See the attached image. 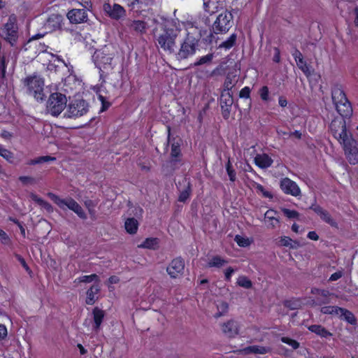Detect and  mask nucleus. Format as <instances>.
Returning <instances> with one entry per match:
<instances>
[{
    "mask_svg": "<svg viewBox=\"0 0 358 358\" xmlns=\"http://www.w3.org/2000/svg\"><path fill=\"white\" fill-rule=\"evenodd\" d=\"M236 34H231L227 40H226L225 41H223L220 45H219V48H225V49H229L231 48V47H233L235 44V42L236 41Z\"/></svg>",
    "mask_w": 358,
    "mask_h": 358,
    "instance_id": "nucleus-44",
    "label": "nucleus"
},
{
    "mask_svg": "<svg viewBox=\"0 0 358 358\" xmlns=\"http://www.w3.org/2000/svg\"><path fill=\"white\" fill-rule=\"evenodd\" d=\"M233 103V94H231L230 91H221L220 104L222 115L224 120L229 119Z\"/></svg>",
    "mask_w": 358,
    "mask_h": 358,
    "instance_id": "nucleus-12",
    "label": "nucleus"
},
{
    "mask_svg": "<svg viewBox=\"0 0 358 358\" xmlns=\"http://www.w3.org/2000/svg\"><path fill=\"white\" fill-rule=\"evenodd\" d=\"M343 275V272L341 271H336L331 275V276L329 278V281L333 282L336 281L338 279H340Z\"/></svg>",
    "mask_w": 358,
    "mask_h": 358,
    "instance_id": "nucleus-61",
    "label": "nucleus"
},
{
    "mask_svg": "<svg viewBox=\"0 0 358 358\" xmlns=\"http://www.w3.org/2000/svg\"><path fill=\"white\" fill-rule=\"evenodd\" d=\"M100 287L98 284L92 285L87 291V297L85 299V303L87 305H93L96 299L95 296L99 292Z\"/></svg>",
    "mask_w": 358,
    "mask_h": 358,
    "instance_id": "nucleus-30",
    "label": "nucleus"
},
{
    "mask_svg": "<svg viewBox=\"0 0 358 358\" xmlns=\"http://www.w3.org/2000/svg\"><path fill=\"white\" fill-rule=\"evenodd\" d=\"M340 314L344 317L345 320L349 324L352 325L356 324L357 319L351 311L343 308V310L341 311Z\"/></svg>",
    "mask_w": 358,
    "mask_h": 358,
    "instance_id": "nucleus-40",
    "label": "nucleus"
},
{
    "mask_svg": "<svg viewBox=\"0 0 358 358\" xmlns=\"http://www.w3.org/2000/svg\"><path fill=\"white\" fill-rule=\"evenodd\" d=\"M200 34L195 36L192 32L187 34L186 38L181 43L180 49L176 53V57L179 60L185 59L193 55L199 47Z\"/></svg>",
    "mask_w": 358,
    "mask_h": 358,
    "instance_id": "nucleus-3",
    "label": "nucleus"
},
{
    "mask_svg": "<svg viewBox=\"0 0 358 358\" xmlns=\"http://www.w3.org/2000/svg\"><path fill=\"white\" fill-rule=\"evenodd\" d=\"M311 210H313L320 217V219L326 222L327 224H329L331 227H337L338 224L336 222V220L331 217L330 213L325 209H324L322 207H321L319 205H313L310 208Z\"/></svg>",
    "mask_w": 358,
    "mask_h": 358,
    "instance_id": "nucleus-17",
    "label": "nucleus"
},
{
    "mask_svg": "<svg viewBox=\"0 0 358 358\" xmlns=\"http://www.w3.org/2000/svg\"><path fill=\"white\" fill-rule=\"evenodd\" d=\"M17 259L19 261V262L21 264L22 266L27 271H31L30 268L29 267L28 264H27L25 259L20 255H15Z\"/></svg>",
    "mask_w": 358,
    "mask_h": 358,
    "instance_id": "nucleus-60",
    "label": "nucleus"
},
{
    "mask_svg": "<svg viewBox=\"0 0 358 358\" xmlns=\"http://www.w3.org/2000/svg\"><path fill=\"white\" fill-rule=\"evenodd\" d=\"M339 143L343 145L345 155L349 163L355 165L358 163V141L355 140L351 133L345 136Z\"/></svg>",
    "mask_w": 358,
    "mask_h": 358,
    "instance_id": "nucleus-7",
    "label": "nucleus"
},
{
    "mask_svg": "<svg viewBox=\"0 0 358 358\" xmlns=\"http://www.w3.org/2000/svg\"><path fill=\"white\" fill-rule=\"evenodd\" d=\"M277 214L278 212L273 209L268 210L264 214V218L268 222V226L271 228H274L280 222L275 217Z\"/></svg>",
    "mask_w": 358,
    "mask_h": 358,
    "instance_id": "nucleus-33",
    "label": "nucleus"
},
{
    "mask_svg": "<svg viewBox=\"0 0 358 358\" xmlns=\"http://www.w3.org/2000/svg\"><path fill=\"white\" fill-rule=\"evenodd\" d=\"M307 237L313 241H317L319 240V236L315 231H310L308 233Z\"/></svg>",
    "mask_w": 358,
    "mask_h": 358,
    "instance_id": "nucleus-63",
    "label": "nucleus"
},
{
    "mask_svg": "<svg viewBox=\"0 0 358 358\" xmlns=\"http://www.w3.org/2000/svg\"><path fill=\"white\" fill-rule=\"evenodd\" d=\"M311 210H313L320 217V219L326 222L327 224H329L331 227H337L338 224L336 222V220L331 217L330 213L325 209H324L322 207H321L319 205H313L310 208Z\"/></svg>",
    "mask_w": 358,
    "mask_h": 358,
    "instance_id": "nucleus-18",
    "label": "nucleus"
},
{
    "mask_svg": "<svg viewBox=\"0 0 358 358\" xmlns=\"http://www.w3.org/2000/svg\"><path fill=\"white\" fill-rule=\"evenodd\" d=\"M234 241L240 247H247L250 245L249 240L248 238L242 237L240 235H236L235 236Z\"/></svg>",
    "mask_w": 358,
    "mask_h": 358,
    "instance_id": "nucleus-52",
    "label": "nucleus"
},
{
    "mask_svg": "<svg viewBox=\"0 0 358 358\" xmlns=\"http://www.w3.org/2000/svg\"><path fill=\"white\" fill-rule=\"evenodd\" d=\"M255 188L257 192H260L264 198L273 199V194L271 192L266 189L262 185L256 183Z\"/></svg>",
    "mask_w": 358,
    "mask_h": 358,
    "instance_id": "nucleus-47",
    "label": "nucleus"
},
{
    "mask_svg": "<svg viewBox=\"0 0 358 358\" xmlns=\"http://www.w3.org/2000/svg\"><path fill=\"white\" fill-rule=\"evenodd\" d=\"M0 156L8 161L9 163H13L14 159V154L9 150L0 145Z\"/></svg>",
    "mask_w": 358,
    "mask_h": 358,
    "instance_id": "nucleus-39",
    "label": "nucleus"
},
{
    "mask_svg": "<svg viewBox=\"0 0 358 358\" xmlns=\"http://www.w3.org/2000/svg\"><path fill=\"white\" fill-rule=\"evenodd\" d=\"M98 99L100 101L101 103V106L99 110V113H103L106 111L112 105V102L109 101L107 98L102 94H98Z\"/></svg>",
    "mask_w": 358,
    "mask_h": 358,
    "instance_id": "nucleus-43",
    "label": "nucleus"
},
{
    "mask_svg": "<svg viewBox=\"0 0 358 358\" xmlns=\"http://www.w3.org/2000/svg\"><path fill=\"white\" fill-rule=\"evenodd\" d=\"M31 199L34 201H35L37 204L41 206V207L44 208L48 211H52V205L44 200L43 199L39 197L36 194H32Z\"/></svg>",
    "mask_w": 358,
    "mask_h": 358,
    "instance_id": "nucleus-37",
    "label": "nucleus"
},
{
    "mask_svg": "<svg viewBox=\"0 0 358 358\" xmlns=\"http://www.w3.org/2000/svg\"><path fill=\"white\" fill-rule=\"evenodd\" d=\"M331 96L336 111L340 116L350 119L352 115V107L345 91H331Z\"/></svg>",
    "mask_w": 358,
    "mask_h": 358,
    "instance_id": "nucleus-4",
    "label": "nucleus"
},
{
    "mask_svg": "<svg viewBox=\"0 0 358 358\" xmlns=\"http://www.w3.org/2000/svg\"><path fill=\"white\" fill-rule=\"evenodd\" d=\"M311 294L322 297L321 299L317 298V301H318L319 304H326L329 302V296L331 295V293L327 289L313 287L311 289Z\"/></svg>",
    "mask_w": 358,
    "mask_h": 358,
    "instance_id": "nucleus-29",
    "label": "nucleus"
},
{
    "mask_svg": "<svg viewBox=\"0 0 358 358\" xmlns=\"http://www.w3.org/2000/svg\"><path fill=\"white\" fill-rule=\"evenodd\" d=\"M30 93L33 94V96L38 101H43L46 98V94L44 93V91H29Z\"/></svg>",
    "mask_w": 358,
    "mask_h": 358,
    "instance_id": "nucleus-53",
    "label": "nucleus"
},
{
    "mask_svg": "<svg viewBox=\"0 0 358 358\" xmlns=\"http://www.w3.org/2000/svg\"><path fill=\"white\" fill-rule=\"evenodd\" d=\"M280 341L283 343L287 344L289 346H291L294 350L298 349L300 346V344L297 341L287 336L281 337Z\"/></svg>",
    "mask_w": 358,
    "mask_h": 358,
    "instance_id": "nucleus-46",
    "label": "nucleus"
},
{
    "mask_svg": "<svg viewBox=\"0 0 358 358\" xmlns=\"http://www.w3.org/2000/svg\"><path fill=\"white\" fill-rule=\"evenodd\" d=\"M235 272V270L231 267H228L224 271V279L227 282H230L232 274Z\"/></svg>",
    "mask_w": 358,
    "mask_h": 358,
    "instance_id": "nucleus-59",
    "label": "nucleus"
},
{
    "mask_svg": "<svg viewBox=\"0 0 358 358\" xmlns=\"http://www.w3.org/2000/svg\"><path fill=\"white\" fill-rule=\"evenodd\" d=\"M271 351L269 347L262 346V345H250L244 348L240 349L236 351L238 355H250V354H258L265 355Z\"/></svg>",
    "mask_w": 358,
    "mask_h": 358,
    "instance_id": "nucleus-22",
    "label": "nucleus"
},
{
    "mask_svg": "<svg viewBox=\"0 0 358 358\" xmlns=\"http://www.w3.org/2000/svg\"><path fill=\"white\" fill-rule=\"evenodd\" d=\"M22 82L29 90H43L45 85L43 78L37 73L27 76Z\"/></svg>",
    "mask_w": 358,
    "mask_h": 358,
    "instance_id": "nucleus-15",
    "label": "nucleus"
},
{
    "mask_svg": "<svg viewBox=\"0 0 358 358\" xmlns=\"http://www.w3.org/2000/svg\"><path fill=\"white\" fill-rule=\"evenodd\" d=\"M62 18L59 15L53 14L50 15L45 23V28L50 31L60 29Z\"/></svg>",
    "mask_w": 358,
    "mask_h": 358,
    "instance_id": "nucleus-25",
    "label": "nucleus"
},
{
    "mask_svg": "<svg viewBox=\"0 0 358 358\" xmlns=\"http://www.w3.org/2000/svg\"><path fill=\"white\" fill-rule=\"evenodd\" d=\"M273 163L272 158L266 153L257 154L255 157V164L259 168L262 169H268Z\"/></svg>",
    "mask_w": 358,
    "mask_h": 358,
    "instance_id": "nucleus-23",
    "label": "nucleus"
},
{
    "mask_svg": "<svg viewBox=\"0 0 358 358\" xmlns=\"http://www.w3.org/2000/svg\"><path fill=\"white\" fill-rule=\"evenodd\" d=\"M180 31L179 23L168 21L162 25L161 33L155 34V39L164 51L173 53L176 48V40Z\"/></svg>",
    "mask_w": 358,
    "mask_h": 358,
    "instance_id": "nucleus-1",
    "label": "nucleus"
},
{
    "mask_svg": "<svg viewBox=\"0 0 358 358\" xmlns=\"http://www.w3.org/2000/svg\"><path fill=\"white\" fill-rule=\"evenodd\" d=\"M185 270V261L180 257H176L170 262L166 271L171 278H177L182 275Z\"/></svg>",
    "mask_w": 358,
    "mask_h": 358,
    "instance_id": "nucleus-13",
    "label": "nucleus"
},
{
    "mask_svg": "<svg viewBox=\"0 0 358 358\" xmlns=\"http://www.w3.org/2000/svg\"><path fill=\"white\" fill-rule=\"evenodd\" d=\"M71 83H73L74 84H78V85H81V83L80 82H77L76 81V77L74 76H68L66 80H65V83L64 85L67 87H69L71 89L73 88V87H71L69 86V85L71 84Z\"/></svg>",
    "mask_w": 358,
    "mask_h": 358,
    "instance_id": "nucleus-57",
    "label": "nucleus"
},
{
    "mask_svg": "<svg viewBox=\"0 0 358 358\" xmlns=\"http://www.w3.org/2000/svg\"><path fill=\"white\" fill-rule=\"evenodd\" d=\"M0 239L3 244L7 245L10 243V238L7 234L1 229H0Z\"/></svg>",
    "mask_w": 358,
    "mask_h": 358,
    "instance_id": "nucleus-58",
    "label": "nucleus"
},
{
    "mask_svg": "<svg viewBox=\"0 0 358 358\" xmlns=\"http://www.w3.org/2000/svg\"><path fill=\"white\" fill-rule=\"evenodd\" d=\"M342 310H343V308L336 306H327L322 307L320 312L325 315H339Z\"/></svg>",
    "mask_w": 358,
    "mask_h": 358,
    "instance_id": "nucleus-36",
    "label": "nucleus"
},
{
    "mask_svg": "<svg viewBox=\"0 0 358 358\" xmlns=\"http://www.w3.org/2000/svg\"><path fill=\"white\" fill-rule=\"evenodd\" d=\"M10 220L17 226V228H19L20 230L22 236L23 238H24L25 237V229L24 227L23 224L16 218H10Z\"/></svg>",
    "mask_w": 358,
    "mask_h": 358,
    "instance_id": "nucleus-55",
    "label": "nucleus"
},
{
    "mask_svg": "<svg viewBox=\"0 0 358 358\" xmlns=\"http://www.w3.org/2000/svg\"><path fill=\"white\" fill-rule=\"evenodd\" d=\"M6 67V57L4 55H0V90L9 89L11 87L5 77Z\"/></svg>",
    "mask_w": 358,
    "mask_h": 358,
    "instance_id": "nucleus-24",
    "label": "nucleus"
},
{
    "mask_svg": "<svg viewBox=\"0 0 358 358\" xmlns=\"http://www.w3.org/2000/svg\"><path fill=\"white\" fill-rule=\"evenodd\" d=\"M125 25L130 31L134 32L137 35H143L146 32L147 23L143 20H131L127 19Z\"/></svg>",
    "mask_w": 358,
    "mask_h": 358,
    "instance_id": "nucleus-21",
    "label": "nucleus"
},
{
    "mask_svg": "<svg viewBox=\"0 0 358 358\" xmlns=\"http://www.w3.org/2000/svg\"><path fill=\"white\" fill-rule=\"evenodd\" d=\"M90 104L83 98H75L67 105L65 115L69 118H78L87 113Z\"/></svg>",
    "mask_w": 358,
    "mask_h": 358,
    "instance_id": "nucleus-8",
    "label": "nucleus"
},
{
    "mask_svg": "<svg viewBox=\"0 0 358 358\" xmlns=\"http://www.w3.org/2000/svg\"><path fill=\"white\" fill-rule=\"evenodd\" d=\"M93 60L96 66L102 72L101 77L103 76L104 71L112 69V61L113 55L110 52L108 47L96 50L93 55Z\"/></svg>",
    "mask_w": 358,
    "mask_h": 358,
    "instance_id": "nucleus-9",
    "label": "nucleus"
},
{
    "mask_svg": "<svg viewBox=\"0 0 358 358\" xmlns=\"http://www.w3.org/2000/svg\"><path fill=\"white\" fill-rule=\"evenodd\" d=\"M345 117H336L330 123L329 129L333 136L338 141L350 132L347 129Z\"/></svg>",
    "mask_w": 358,
    "mask_h": 358,
    "instance_id": "nucleus-11",
    "label": "nucleus"
},
{
    "mask_svg": "<svg viewBox=\"0 0 358 358\" xmlns=\"http://www.w3.org/2000/svg\"><path fill=\"white\" fill-rule=\"evenodd\" d=\"M282 212L283 215L289 219H299V213L295 210H291L289 208H282Z\"/></svg>",
    "mask_w": 358,
    "mask_h": 358,
    "instance_id": "nucleus-45",
    "label": "nucleus"
},
{
    "mask_svg": "<svg viewBox=\"0 0 358 358\" xmlns=\"http://www.w3.org/2000/svg\"><path fill=\"white\" fill-rule=\"evenodd\" d=\"M1 36L12 46L15 45L19 37L17 17L15 15L9 16L8 22L1 29Z\"/></svg>",
    "mask_w": 358,
    "mask_h": 358,
    "instance_id": "nucleus-10",
    "label": "nucleus"
},
{
    "mask_svg": "<svg viewBox=\"0 0 358 358\" xmlns=\"http://www.w3.org/2000/svg\"><path fill=\"white\" fill-rule=\"evenodd\" d=\"M296 65L297 66L305 73H310L309 66L307 65L306 62L303 60V59H301V60L296 59Z\"/></svg>",
    "mask_w": 358,
    "mask_h": 358,
    "instance_id": "nucleus-51",
    "label": "nucleus"
},
{
    "mask_svg": "<svg viewBox=\"0 0 358 358\" xmlns=\"http://www.w3.org/2000/svg\"><path fill=\"white\" fill-rule=\"evenodd\" d=\"M79 282H91L94 280L98 281L99 280V276L94 273L88 275H83L78 278Z\"/></svg>",
    "mask_w": 358,
    "mask_h": 358,
    "instance_id": "nucleus-50",
    "label": "nucleus"
},
{
    "mask_svg": "<svg viewBox=\"0 0 358 358\" xmlns=\"http://www.w3.org/2000/svg\"><path fill=\"white\" fill-rule=\"evenodd\" d=\"M224 85L226 88L225 90H231V88L234 87V85H232V81L229 76H227L224 82Z\"/></svg>",
    "mask_w": 358,
    "mask_h": 358,
    "instance_id": "nucleus-64",
    "label": "nucleus"
},
{
    "mask_svg": "<svg viewBox=\"0 0 358 358\" xmlns=\"http://www.w3.org/2000/svg\"><path fill=\"white\" fill-rule=\"evenodd\" d=\"M227 173L229 176V180L231 182H235L236 180V173L234 169L232 164L230 161V159H228L227 162L225 165Z\"/></svg>",
    "mask_w": 358,
    "mask_h": 358,
    "instance_id": "nucleus-42",
    "label": "nucleus"
},
{
    "mask_svg": "<svg viewBox=\"0 0 358 358\" xmlns=\"http://www.w3.org/2000/svg\"><path fill=\"white\" fill-rule=\"evenodd\" d=\"M19 180L24 185L34 184L35 182L34 178L27 176H20Z\"/></svg>",
    "mask_w": 358,
    "mask_h": 358,
    "instance_id": "nucleus-54",
    "label": "nucleus"
},
{
    "mask_svg": "<svg viewBox=\"0 0 358 358\" xmlns=\"http://www.w3.org/2000/svg\"><path fill=\"white\" fill-rule=\"evenodd\" d=\"M103 10L108 15L114 20H120L126 15L125 9L120 5L114 3L111 6L110 3L103 5Z\"/></svg>",
    "mask_w": 358,
    "mask_h": 358,
    "instance_id": "nucleus-16",
    "label": "nucleus"
},
{
    "mask_svg": "<svg viewBox=\"0 0 358 358\" xmlns=\"http://www.w3.org/2000/svg\"><path fill=\"white\" fill-rule=\"evenodd\" d=\"M159 245V239L158 238H147L140 245L139 248H145L149 250H157Z\"/></svg>",
    "mask_w": 358,
    "mask_h": 358,
    "instance_id": "nucleus-31",
    "label": "nucleus"
},
{
    "mask_svg": "<svg viewBox=\"0 0 358 358\" xmlns=\"http://www.w3.org/2000/svg\"><path fill=\"white\" fill-rule=\"evenodd\" d=\"M240 327L238 323L230 320L224 322L222 325V333L228 338H235L239 334Z\"/></svg>",
    "mask_w": 358,
    "mask_h": 358,
    "instance_id": "nucleus-20",
    "label": "nucleus"
},
{
    "mask_svg": "<svg viewBox=\"0 0 358 358\" xmlns=\"http://www.w3.org/2000/svg\"><path fill=\"white\" fill-rule=\"evenodd\" d=\"M233 23V15L230 12L224 10L221 13L213 24V33L209 36V42L212 41V38L214 37L213 34H222L227 33L232 27Z\"/></svg>",
    "mask_w": 358,
    "mask_h": 358,
    "instance_id": "nucleus-5",
    "label": "nucleus"
},
{
    "mask_svg": "<svg viewBox=\"0 0 358 358\" xmlns=\"http://www.w3.org/2000/svg\"><path fill=\"white\" fill-rule=\"evenodd\" d=\"M67 17L71 23L80 24L87 20V10L83 8H74L69 11Z\"/></svg>",
    "mask_w": 358,
    "mask_h": 358,
    "instance_id": "nucleus-19",
    "label": "nucleus"
},
{
    "mask_svg": "<svg viewBox=\"0 0 358 358\" xmlns=\"http://www.w3.org/2000/svg\"><path fill=\"white\" fill-rule=\"evenodd\" d=\"M307 328L310 332L315 334L321 338H327L332 336L330 331L320 324H312Z\"/></svg>",
    "mask_w": 358,
    "mask_h": 358,
    "instance_id": "nucleus-28",
    "label": "nucleus"
},
{
    "mask_svg": "<svg viewBox=\"0 0 358 358\" xmlns=\"http://www.w3.org/2000/svg\"><path fill=\"white\" fill-rule=\"evenodd\" d=\"M284 306L290 310H296L300 306V301L297 299L285 300Z\"/></svg>",
    "mask_w": 358,
    "mask_h": 358,
    "instance_id": "nucleus-48",
    "label": "nucleus"
},
{
    "mask_svg": "<svg viewBox=\"0 0 358 358\" xmlns=\"http://www.w3.org/2000/svg\"><path fill=\"white\" fill-rule=\"evenodd\" d=\"M47 195L59 208L65 210V207H66L74 212L80 218L83 220L87 219V215L83 208L73 198L69 196L66 199H62L52 192H48Z\"/></svg>",
    "mask_w": 358,
    "mask_h": 358,
    "instance_id": "nucleus-2",
    "label": "nucleus"
},
{
    "mask_svg": "<svg viewBox=\"0 0 358 358\" xmlns=\"http://www.w3.org/2000/svg\"><path fill=\"white\" fill-rule=\"evenodd\" d=\"M56 160H57V159L55 157L49 156V155L40 156L36 158L28 160L26 162V164H27L29 166H34L36 164H41L45 163V162H55Z\"/></svg>",
    "mask_w": 358,
    "mask_h": 358,
    "instance_id": "nucleus-34",
    "label": "nucleus"
},
{
    "mask_svg": "<svg viewBox=\"0 0 358 358\" xmlns=\"http://www.w3.org/2000/svg\"><path fill=\"white\" fill-rule=\"evenodd\" d=\"M213 58V54H208L203 57H201L197 62L194 63V66H200L203 64L211 63Z\"/></svg>",
    "mask_w": 358,
    "mask_h": 358,
    "instance_id": "nucleus-49",
    "label": "nucleus"
},
{
    "mask_svg": "<svg viewBox=\"0 0 358 358\" xmlns=\"http://www.w3.org/2000/svg\"><path fill=\"white\" fill-rule=\"evenodd\" d=\"M192 193V184L188 182L187 187L184 190L180 192L178 196V201L180 202H185L189 197Z\"/></svg>",
    "mask_w": 358,
    "mask_h": 358,
    "instance_id": "nucleus-38",
    "label": "nucleus"
},
{
    "mask_svg": "<svg viewBox=\"0 0 358 358\" xmlns=\"http://www.w3.org/2000/svg\"><path fill=\"white\" fill-rule=\"evenodd\" d=\"M8 331L4 324H0V341L4 339L7 336Z\"/></svg>",
    "mask_w": 358,
    "mask_h": 358,
    "instance_id": "nucleus-62",
    "label": "nucleus"
},
{
    "mask_svg": "<svg viewBox=\"0 0 358 358\" xmlns=\"http://www.w3.org/2000/svg\"><path fill=\"white\" fill-rule=\"evenodd\" d=\"M292 242V239L291 238H289V236H285L281 237L280 239V244L282 246L292 248V246L291 245Z\"/></svg>",
    "mask_w": 358,
    "mask_h": 358,
    "instance_id": "nucleus-56",
    "label": "nucleus"
},
{
    "mask_svg": "<svg viewBox=\"0 0 358 358\" xmlns=\"http://www.w3.org/2000/svg\"><path fill=\"white\" fill-rule=\"evenodd\" d=\"M227 263L224 259L219 255L213 256L212 258L208 262V266L210 268L215 267L220 268Z\"/></svg>",
    "mask_w": 358,
    "mask_h": 358,
    "instance_id": "nucleus-35",
    "label": "nucleus"
},
{
    "mask_svg": "<svg viewBox=\"0 0 358 358\" xmlns=\"http://www.w3.org/2000/svg\"><path fill=\"white\" fill-rule=\"evenodd\" d=\"M280 187L286 194L298 196L301 194V189L296 182L289 178H284L280 180Z\"/></svg>",
    "mask_w": 358,
    "mask_h": 358,
    "instance_id": "nucleus-14",
    "label": "nucleus"
},
{
    "mask_svg": "<svg viewBox=\"0 0 358 358\" xmlns=\"http://www.w3.org/2000/svg\"><path fill=\"white\" fill-rule=\"evenodd\" d=\"M67 99L66 95L56 91L52 93L47 101V110L55 117L62 113L65 108H67Z\"/></svg>",
    "mask_w": 358,
    "mask_h": 358,
    "instance_id": "nucleus-6",
    "label": "nucleus"
},
{
    "mask_svg": "<svg viewBox=\"0 0 358 358\" xmlns=\"http://www.w3.org/2000/svg\"><path fill=\"white\" fill-rule=\"evenodd\" d=\"M181 141H178L171 143V161L176 163L181 162Z\"/></svg>",
    "mask_w": 358,
    "mask_h": 358,
    "instance_id": "nucleus-26",
    "label": "nucleus"
},
{
    "mask_svg": "<svg viewBox=\"0 0 358 358\" xmlns=\"http://www.w3.org/2000/svg\"><path fill=\"white\" fill-rule=\"evenodd\" d=\"M92 315L94 320L93 329L94 331H98L100 329L101 323L104 319L105 313L104 311L98 307H95L92 310Z\"/></svg>",
    "mask_w": 358,
    "mask_h": 358,
    "instance_id": "nucleus-27",
    "label": "nucleus"
},
{
    "mask_svg": "<svg viewBox=\"0 0 358 358\" xmlns=\"http://www.w3.org/2000/svg\"><path fill=\"white\" fill-rule=\"evenodd\" d=\"M138 225V222L134 217L127 218L124 222L125 230L129 234H136Z\"/></svg>",
    "mask_w": 358,
    "mask_h": 358,
    "instance_id": "nucleus-32",
    "label": "nucleus"
},
{
    "mask_svg": "<svg viewBox=\"0 0 358 358\" xmlns=\"http://www.w3.org/2000/svg\"><path fill=\"white\" fill-rule=\"evenodd\" d=\"M236 283L238 286L245 289H250L252 287V281L245 275L239 276Z\"/></svg>",
    "mask_w": 358,
    "mask_h": 358,
    "instance_id": "nucleus-41",
    "label": "nucleus"
}]
</instances>
